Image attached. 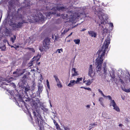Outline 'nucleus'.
I'll list each match as a JSON object with an SVG mask.
<instances>
[{
	"mask_svg": "<svg viewBox=\"0 0 130 130\" xmlns=\"http://www.w3.org/2000/svg\"><path fill=\"white\" fill-rule=\"evenodd\" d=\"M110 42V37L107 36L101 49L98 51L96 54L98 57L96 59L95 62V64L97 66L96 70L97 73L99 74L100 75L101 74L100 71L101 69V64L103 60V56L104 55L105 51L107 49Z\"/></svg>",
	"mask_w": 130,
	"mask_h": 130,
	"instance_id": "1",
	"label": "nucleus"
},
{
	"mask_svg": "<svg viewBox=\"0 0 130 130\" xmlns=\"http://www.w3.org/2000/svg\"><path fill=\"white\" fill-rule=\"evenodd\" d=\"M7 19L8 21H10L11 25H14L17 28L21 27L22 26V24L24 22L23 21V22H19L17 24H16V22L18 20H20V16H17L16 15H13L10 16L9 14L7 17Z\"/></svg>",
	"mask_w": 130,
	"mask_h": 130,
	"instance_id": "2",
	"label": "nucleus"
},
{
	"mask_svg": "<svg viewBox=\"0 0 130 130\" xmlns=\"http://www.w3.org/2000/svg\"><path fill=\"white\" fill-rule=\"evenodd\" d=\"M79 11L77 12V11H74V12L70 11L69 13H68L64 15V17L67 18L69 19H70L72 21L76 19H78L80 17V15L82 13H80L79 12Z\"/></svg>",
	"mask_w": 130,
	"mask_h": 130,
	"instance_id": "3",
	"label": "nucleus"
},
{
	"mask_svg": "<svg viewBox=\"0 0 130 130\" xmlns=\"http://www.w3.org/2000/svg\"><path fill=\"white\" fill-rule=\"evenodd\" d=\"M98 15L99 18L98 21L97 22V26H101V24H103L108 19L107 15L101 11L98 12Z\"/></svg>",
	"mask_w": 130,
	"mask_h": 130,
	"instance_id": "4",
	"label": "nucleus"
},
{
	"mask_svg": "<svg viewBox=\"0 0 130 130\" xmlns=\"http://www.w3.org/2000/svg\"><path fill=\"white\" fill-rule=\"evenodd\" d=\"M32 113L34 116V118L35 119L36 124L40 128L42 123L41 115L38 113L37 114L36 112L35 111H33Z\"/></svg>",
	"mask_w": 130,
	"mask_h": 130,
	"instance_id": "5",
	"label": "nucleus"
},
{
	"mask_svg": "<svg viewBox=\"0 0 130 130\" xmlns=\"http://www.w3.org/2000/svg\"><path fill=\"white\" fill-rule=\"evenodd\" d=\"M50 40L49 38H46L44 40L43 42V47H40L39 48L41 51H43L44 50H47L49 48L50 46Z\"/></svg>",
	"mask_w": 130,
	"mask_h": 130,
	"instance_id": "6",
	"label": "nucleus"
},
{
	"mask_svg": "<svg viewBox=\"0 0 130 130\" xmlns=\"http://www.w3.org/2000/svg\"><path fill=\"white\" fill-rule=\"evenodd\" d=\"M0 84H1V85H13V86L15 85L13 82H12L11 80L6 79L4 80V78L2 77L0 78Z\"/></svg>",
	"mask_w": 130,
	"mask_h": 130,
	"instance_id": "7",
	"label": "nucleus"
},
{
	"mask_svg": "<svg viewBox=\"0 0 130 130\" xmlns=\"http://www.w3.org/2000/svg\"><path fill=\"white\" fill-rule=\"evenodd\" d=\"M16 1L19 0H15ZM13 0H2L0 2V4H7V2L8 1V7L9 9L10 10L14 8V3L12 2Z\"/></svg>",
	"mask_w": 130,
	"mask_h": 130,
	"instance_id": "8",
	"label": "nucleus"
},
{
	"mask_svg": "<svg viewBox=\"0 0 130 130\" xmlns=\"http://www.w3.org/2000/svg\"><path fill=\"white\" fill-rule=\"evenodd\" d=\"M95 72L93 71V68L92 65H90L88 69V75L90 76L93 77L94 76Z\"/></svg>",
	"mask_w": 130,
	"mask_h": 130,
	"instance_id": "9",
	"label": "nucleus"
},
{
	"mask_svg": "<svg viewBox=\"0 0 130 130\" xmlns=\"http://www.w3.org/2000/svg\"><path fill=\"white\" fill-rule=\"evenodd\" d=\"M40 102L39 100L36 101H32L31 102V105L33 108V109H36L38 107V103H39Z\"/></svg>",
	"mask_w": 130,
	"mask_h": 130,
	"instance_id": "10",
	"label": "nucleus"
},
{
	"mask_svg": "<svg viewBox=\"0 0 130 130\" xmlns=\"http://www.w3.org/2000/svg\"><path fill=\"white\" fill-rule=\"evenodd\" d=\"M37 11L36 10H35L34 12V13L33 15H32V17H33V19L35 20H40V18H38V19L36 18V17H38V18H40V16H38V14H37L36 13Z\"/></svg>",
	"mask_w": 130,
	"mask_h": 130,
	"instance_id": "11",
	"label": "nucleus"
},
{
	"mask_svg": "<svg viewBox=\"0 0 130 130\" xmlns=\"http://www.w3.org/2000/svg\"><path fill=\"white\" fill-rule=\"evenodd\" d=\"M88 33L89 35L92 37H96V33L94 31H88Z\"/></svg>",
	"mask_w": 130,
	"mask_h": 130,
	"instance_id": "12",
	"label": "nucleus"
},
{
	"mask_svg": "<svg viewBox=\"0 0 130 130\" xmlns=\"http://www.w3.org/2000/svg\"><path fill=\"white\" fill-rule=\"evenodd\" d=\"M76 84V81L74 80H71L70 83L67 86L70 87H73Z\"/></svg>",
	"mask_w": 130,
	"mask_h": 130,
	"instance_id": "13",
	"label": "nucleus"
},
{
	"mask_svg": "<svg viewBox=\"0 0 130 130\" xmlns=\"http://www.w3.org/2000/svg\"><path fill=\"white\" fill-rule=\"evenodd\" d=\"M102 69L104 72V74L106 75L107 74V68L106 63H103Z\"/></svg>",
	"mask_w": 130,
	"mask_h": 130,
	"instance_id": "14",
	"label": "nucleus"
},
{
	"mask_svg": "<svg viewBox=\"0 0 130 130\" xmlns=\"http://www.w3.org/2000/svg\"><path fill=\"white\" fill-rule=\"evenodd\" d=\"M54 9H56L57 10L59 11H63L66 10V8L63 7H55Z\"/></svg>",
	"mask_w": 130,
	"mask_h": 130,
	"instance_id": "15",
	"label": "nucleus"
},
{
	"mask_svg": "<svg viewBox=\"0 0 130 130\" xmlns=\"http://www.w3.org/2000/svg\"><path fill=\"white\" fill-rule=\"evenodd\" d=\"M56 11L54 12H48L47 13H46V17L48 18V19H49L50 18L49 17V16H50L51 15H52V14H55L56 13Z\"/></svg>",
	"mask_w": 130,
	"mask_h": 130,
	"instance_id": "16",
	"label": "nucleus"
},
{
	"mask_svg": "<svg viewBox=\"0 0 130 130\" xmlns=\"http://www.w3.org/2000/svg\"><path fill=\"white\" fill-rule=\"evenodd\" d=\"M72 71L74 72V73L72 74V76H76L78 75L77 73V72L76 71V69L73 68L72 69Z\"/></svg>",
	"mask_w": 130,
	"mask_h": 130,
	"instance_id": "17",
	"label": "nucleus"
},
{
	"mask_svg": "<svg viewBox=\"0 0 130 130\" xmlns=\"http://www.w3.org/2000/svg\"><path fill=\"white\" fill-rule=\"evenodd\" d=\"M83 79L82 77L77 78L76 80V84H79L81 83L80 82L82 81Z\"/></svg>",
	"mask_w": 130,
	"mask_h": 130,
	"instance_id": "18",
	"label": "nucleus"
},
{
	"mask_svg": "<svg viewBox=\"0 0 130 130\" xmlns=\"http://www.w3.org/2000/svg\"><path fill=\"white\" fill-rule=\"evenodd\" d=\"M16 97L18 98L17 99L18 101L20 102H22L23 103H24V102L23 101L22 98L20 94H18L17 96Z\"/></svg>",
	"mask_w": 130,
	"mask_h": 130,
	"instance_id": "19",
	"label": "nucleus"
},
{
	"mask_svg": "<svg viewBox=\"0 0 130 130\" xmlns=\"http://www.w3.org/2000/svg\"><path fill=\"white\" fill-rule=\"evenodd\" d=\"M16 39V36L15 35H14L13 36L10 38V40L12 43H14Z\"/></svg>",
	"mask_w": 130,
	"mask_h": 130,
	"instance_id": "20",
	"label": "nucleus"
},
{
	"mask_svg": "<svg viewBox=\"0 0 130 130\" xmlns=\"http://www.w3.org/2000/svg\"><path fill=\"white\" fill-rule=\"evenodd\" d=\"M113 109L114 110H115L117 111L118 112H120V110L119 107L116 104V105L113 106Z\"/></svg>",
	"mask_w": 130,
	"mask_h": 130,
	"instance_id": "21",
	"label": "nucleus"
},
{
	"mask_svg": "<svg viewBox=\"0 0 130 130\" xmlns=\"http://www.w3.org/2000/svg\"><path fill=\"white\" fill-rule=\"evenodd\" d=\"M116 104L115 101L114 100H111L110 102V106H112L113 107Z\"/></svg>",
	"mask_w": 130,
	"mask_h": 130,
	"instance_id": "22",
	"label": "nucleus"
},
{
	"mask_svg": "<svg viewBox=\"0 0 130 130\" xmlns=\"http://www.w3.org/2000/svg\"><path fill=\"white\" fill-rule=\"evenodd\" d=\"M94 80V79H92L91 80L88 79L87 81V82L86 84L87 85H90L93 82V81Z\"/></svg>",
	"mask_w": 130,
	"mask_h": 130,
	"instance_id": "23",
	"label": "nucleus"
},
{
	"mask_svg": "<svg viewBox=\"0 0 130 130\" xmlns=\"http://www.w3.org/2000/svg\"><path fill=\"white\" fill-rule=\"evenodd\" d=\"M43 90L42 87L41 86H38V91L40 94L42 91Z\"/></svg>",
	"mask_w": 130,
	"mask_h": 130,
	"instance_id": "24",
	"label": "nucleus"
},
{
	"mask_svg": "<svg viewBox=\"0 0 130 130\" xmlns=\"http://www.w3.org/2000/svg\"><path fill=\"white\" fill-rule=\"evenodd\" d=\"M122 89L123 90L126 92H130V88L128 89H126L125 88H122Z\"/></svg>",
	"mask_w": 130,
	"mask_h": 130,
	"instance_id": "25",
	"label": "nucleus"
},
{
	"mask_svg": "<svg viewBox=\"0 0 130 130\" xmlns=\"http://www.w3.org/2000/svg\"><path fill=\"white\" fill-rule=\"evenodd\" d=\"M54 77L55 78V80L56 81L57 83H59V82H60L59 80L56 76V75H54Z\"/></svg>",
	"mask_w": 130,
	"mask_h": 130,
	"instance_id": "26",
	"label": "nucleus"
},
{
	"mask_svg": "<svg viewBox=\"0 0 130 130\" xmlns=\"http://www.w3.org/2000/svg\"><path fill=\"white\" fill-rule=\"evenodd\" d=\"M8 92H9L11 96V98H14V96L13 95V92L12 91H10V90H9L8 91Z\"/></svg>",
	"mask_w": 130,
	"mask_h": 130,
	"instance_id": "27",
	"label": "nucleus"
},
{
	"mask_svg": "<svg viewBox=\"0 0 130 130\" xmlns=\"http://www.w3.org/2000/svg\"><path fill=\"white\" fill-rule=\"evenodd\" d=\"M103 99L102 98H99V101L100 102V104L102 106L103 105Z\"/></svg>",
	"mask_w": 130,
	"mask_h": 130,
	"instance_id": "28",
	"label": "nucleus"
},
{
	"mask_svg": "<svg viewBox=\"0 0 130 130\" xmlns=\"http://www.w3.org/2000/svg\"><path fill=\"white\" fill-rule=\"evenodd\" d=\"M25 92L26 93L27 92H28L30 90V87L29 86H27L25 87Z\"/></svg>",
	"mask_w": 130,
	"mask_h": 130,
	"instance_id": "29",
	"label": "nucleus"
},
{
	"mask_svg": "<svg viewBox=\"0 0 130 130\" xmlns=\"http://www.w3.org/2000/svg\"><path fill=\"white\" fill-rule=\"evenodd\" d=\"M97 124L94 123H91L90 124V126L89 127L90 129H91L93 127V126L95 125H96Z\"/></svg>",
	"mask_w": 130,
	"mask_h": 130,
	"instance_id": "30",
	"label": "nucleus"
},
{
	"mask_svg": "<svg viewBox=\"0 0 130 130\" xmlns=\"http://www.w3.org/2000/svg\"><path fill=\"white\" fill-rule=\"evenodd\" d=\"M74 41L75 43V44H78L80 42V40L79 39H75L74 40Z\"/></svg>",
	"mask_w": 130,
	"mask_h": 130,
	"instance_id": "31",
	"label": "nucleus"
},
{
	"mask_svg": "<svg viewBox=\"0 0 130 130\" xmlns=\"http://www.w3.org/2000/svg\"><path fill=\"white\" fill-rule=\"evenodd\" d=\"M57 86L58 87L60 88H62V85L61 84L60 82H59V83H57Z\"/></svg>",
	"mask_w": 130,
	"mask_h": 130,
	"instance_id": "32",
	"label": "nucleus"
},
{
	"mask_svg": "<svg viewBox=\"0 0 130 130\" xmlns=\"http://www.w3.org/2000/svg\"><path fill=\"white\" fill-rule=\"evenodd\" d=\"M56 129L58 130H62V129L60 128L59 125L57 123H56Z\"/></svg>",
	"mask_w": 130,
	"mask_h": 130,
	"instance_id": "33",
	"label": "nucleus"
},
{
	"mask_svg": "<svg viewBox=\"0 0 130 130\" xmlns=\"http://www.w3.org/2000/svg\"><path fill=\"white\" fill-rule=\"evenodd\" d=\"M27 49L28 50H29L30 51L34 53L35 52V50L33 48H27Z\"/></svg>",
	"mask_w": 130,
	"mask_h": 130,
	"instance_id": "34",
	"label": "nucleus"
},
{
	"mask_svg": "<svg viewBox=\"0 0 130 130\" xmlns=\"http://www.w3.org/2000/svg\"><path fill=\"white\" fill-rule=\"evenodd\" d=\"M28 1H29V0H28L27 1H25V3L26 6H29L30 4V3L27 2Z\"/></svg>",
	"mask_w": 130,
	"mask_h": 130,
	"instance_id": "35",
	"label": "nucleus"
},
{
	"mask_svg": "<svg viewBox=\"0 0 130 130\" xmlns=\"http://www.w3.org/2000/svg\"><path fill=\"white\" fill-rule=\"evenodd\" d=\"M61 51L62 52L63 50L62 49H58L57 50V52H58L59 53H61Z\"/></svg>",
	"mask_w": 130,
	"mask_h": 130,
	"instance_id": "36",
	"label": "nucleus"
},
{
	"mask_svg": "<svg viewBox=\"0 0 130 130\" xmlns=\"http://www.w3.org/2000/svg\"><path fill=\"white\" fill-rule=\"evenodd\" d=\"M69 30V29H66L64 30L63 32L62 33V34H65L66 33L68 32Z\"/></svg>",
	"mask_w": 130,
	"mask_h": 130,
	"instance_id": "37",
	"label": "nucleus"
},
{
	"mask_svg": "<svg viewBox=\"0 0 130 130\" xmlns=\"http://www.w3.org/2000/svg\"><path fill=\"white\" fill-rule=\"evenodd\" d=\"M106 97L108 98L109 100H110V101H111V100H112L111 97L110 95H108L107 96H106Z\"/></svg>",
	"mask_w": 130,
	"mask_h": 130,
	"instance_id": "38",
	"label": "nucleus"
},
{
	"mask_svg": "<svg viewBox=\"0 0 130 130\" xmlns=\"http://www.w3.org/2000/svg\"><path fill=\"white\" fill-rule=\"evenodd\" d=\"M38 57V58L37 59L36 61H38L39 60L40 58V55H38L37 57Z\"/></svg>",
	"mask_w": 130,
	"mask_h": 130,
	"instance_id": "39",
	"label": "nucleus"
},
{
	"mask_svg": "<svg viewBox=\"0 0 130 130\" xmlns=\"http://www.w3.org/2000/svg\"><path fill=\"white\" fill-rule=\"evenodd\" d=\"M90 106H91L89 104V105H86V107L88 109L90 108Z\"/></svg>",
	"mask_w": 130,
	"mask_h": 130,
	"instance_id": "40",
	"label": "nucleus"
},
{
	"mask_svg": "<svg viewBox=\"0 0 130 130\" xmlns=\"http://www.w3.org/2000/svg\"><path fill=\"white\" fill-rule=\"evenodd\" d=\"M85 89H86L87 90H89V91H91V89L89 88H85Z\"/></svg>",
	"mask_w": 130,
	"mask_h": 130,
	"instance_id": "41",
	"label": "nucleus"
},
{
	"mask_svg": "<svg viewBox=\"0 0 130 130\" xmlns=\"http://www.w3.org/2000/svg\"><path fill=\"white\" fill-rule=\"evenodd\" d=\"M52 118V119L53 120L54 122V124H55V125H56V123H57L56 122V121H55V120H54L53 118Z\"/></svg>",
	"mask_w": 130,
	"mask_h": 130,
	"instance_id": "42",
	"label": "nucleus"
},
{
	"mask_svg": "<svg viewBox=\"0 0 130 130\" xmlns=\"http://www.w3.org/2000/svg\"><path fill=\"white\" fill-rule=\"evenodd\" d=\"M41 109H43L44 110H46V108H44L43 107H41Z\"/></svg>",
	"mask_w": 130,
	"mask_h": 130,
	"instance_id": "43",
	"label": "nucleus"
},
{
	"mask_svg": "<svg viewBox=\"0 0 130 130\" xmlns=\"http://www.w3.org/2000/svg\"><path fill=\"white\" fill-rule=\"evenodd\" d=\"M98 90L99 92L101 94L102 93H103L102 91L100 89H98Z\"/></svg>",
	"mask_w": 130,
	"mask_h": 130,
	"instance_id": "44",
	"label": "nucleus"
},
{
	"mask_svg": "<svg viewBox=\"0 0 130 130\" xmlns=\"http://www.w3.org/2000/svg\"><path fill=\"white\" fill-rule=\"evenodd\" d=\"M5 49V46H4L3 47V48L2 49V51H4Z\"/></svg>",
	"mask_w": 130,
	"mask_h": 130,
	"instance_id": "45",
	"label": "nucleus"
},
{
	"mask_svg": "<svg viewBox=\"0 0 130 130\" xmlns=\"http://www.w3.org/2000/svg\"><path fill=\"white\" fill-rule=\"evenodd\" d=\"M40 76H41V78H40V81H41L43 79V78H42V75L41 74H40Z\"/></svg>",
	"mask_w": 130,
	"mask_h": 130,
	"instance_id": "46",
	"label": "nucleus"
},
{
	"mask_svg": "<svg viewBox=\"0 0 130 130\" xmlns=\"http://www.w3.org/2000/svg\"><path fill=\"white\" fill-rule=\"evenodd\" d=\"M86 30V29H85V28H83L82 29V30H81V31H84Z\"/></svg>",
	"mask_w": 130,
	"mask_h": 130,
	"instance_id": "47",
	"label": "nucleus"
},
{
	"mask_svg": "<svg viewBox=\"0 0 130 130\" xmlns=\"http://www.w3.org/2000/svg\"><path fill=\"white\" fill-rule=\"evenodd\" d=\"M110 26H111V27H113V24L112 23H110Z\"/></svg>",
	"mask_w": 130,
	"mask_h": 130,
	"instance_id": "48",
	"label": "nucleus"
},
{
	"mask_svg": "<svg viewBox=\"0 0 130 130\" xmlns=\"http://www.w3.org/2000/svg\"><path fill=\"white\" fill-rule=\"evenodd\" d=\"M47 85L48 88V89H50V85H49V84H47Z\"/></svg>",
	"mask_w": 130,
	"mask_h": 130,
	"instance_id": "49",
	"label": "nucleus"
},
{
	"mask_svg": "<svg viewBox=\"0 0 130 130\" xmlns=\"http://www.w3.org/2000/svg\"><path fill=\"white\" fill-rule=\"evenodd\" d=\"M101 94L102 95V96H103L104 97H106V96L103 93V92Z\"/></svg>",
	"mask_w": 130,
	"mask_h": 130,
	"instance_id": "50",
	"label": "nucleus"
},
{
	"mask_svg": "<svg viewBox=\"0 0 130 130\" xmlns=\"http://www.w3.org/2000/svg\"><path fill=\"white\" fill-rule=\"evenodd\" d=\"M49 103H50V107H52V105L51 104V102L50 101V100H49Z\"/></svg>",
	"mask_w": 130,
	"mask_h": 130,
	"instance_id": "51",
	"label": "nucleus"
},
{
	"mask_svg": "<svg viewBox=\"0 0 130 130\" xmlns=\"http://www.w3.org/2000/svg\"><path fill=\"white\" fill-rule=\"evenodd\" d=\"M46 83H47V84H49V83L48 81V80H46Z\"/></svg>",
	"mask_w": 130,
	"mask_h": 130,
	"instance_id": "52",
	"label": "nucleus"
},
{
	"mask_svg": "<svg viewBox=\"0 0 130 130\" xmlns=\"http://www.w3.org/2000/svg\"><path fill=\"white\" fill-rule=\"evenodd\" d=\"M52 113H53L54 114V115H53V116H54V117H55V115L54 112H52Z\"/></svg>",
	"mask_w": 130,
	"mask_h": 130,
	"instance_id": "53",
	"label": "nucleus"
},
{
	"mask_svg": "<svg viewBox=\"0 0 130 130\" xmlns=\"http://www.w3.org/2000/svg\"><path fill=\"white\" fill-rule=\"evenodd\" d=\"M26 76L25 75H24L23 76V78H25L26 77Z\"/></svg>",
	"mask_w": 130,
	"mask_h": 130,
	"instance_id": "54",
	"label": "nucleus"
},
{
	"mask_svg": "<svg viewBox=\"0 0 130 130\" xmlns=\"http://www.w3.org/2000/svg\"><path fill=\"white\" fill-rule=\"evenodd\" d=\"M85 79H84L83 80V82L84 83H85L86 82V80H85Z\"/></svg>",
	"mask_w": 130,
	"mask_h": 130,
	"instance_id": "55",
	"label": "nucleus"
},
{
	"mask_svg": "<svg viewBox=\"0 0 130 130\" xmlns=\"http://www.w3.org/2000/svg\"><path fill=\"white\" fill-rule=\"evenodd\" d=\"M72 34V32H71L70 35H69V36H68V37H69Z\"/></svg>",
	"mask_w": 130,
	"mask_h": 130,
	"instance_id": "56",
	"label": "nucleus"
},
{
	"mask_svg": "<svg viewBox=\"0 0 130 130\" xmlns=\"http://www.w3.org/2000/svg\"><path fill=\"white\" fill-rule=\"evenodd\" d=\"M32 66V63H31L30 64V65H29V66Z\"/></svg>",
	"mask_w": 130,
	"mask_h": 130,
	"instance_id": "57",
	"label": "nucleus"
},
{
	"mask_svg": "<svg viewBox=\"0 0 130 130\" xmlns=\"http://www.w3.org/2000/svg\"><path fill=\"white\" fill-rule=\"evenodd\" d=\"M80 88H84V89H85V87H80Z\"/></svg>",
	"mask_w": 130,
	"mask_h": 130,
	"instance_id": "58",
	"label": "nucleus"
},
{
	"mask_svg": "<svg viewBox=\"0 0 130 130\" xmlns=\"http://www.w3.org/2000/svg\"><path fill=\"white\" fill-rule=\"evenodd\" d=\"M40 14V16L41 17L40 18H43L42 17V14Z\"/></svg>",
	"mask_w": 130,
	"mask_h": 130,
	"instance_id": "59",
	"label": "nucleus"
},
{
	"mask_svg": "<svg viewBox=\"0 0 130 130\" xmlns=\"http://www.w3.org/2000/svg\"><path fill=\"white\" fill-rule=\"evenodd\" d=\"M122 124H119V126H122Z\"/></svg>",
	"mask_w": 130,
	"mask_h": 130,
	"instance_id": "60",
	"label": "nucleus"
},
{
	"mask_svg": "<svg viewBox=\"0 0 130 130\" xmlns=\"http://www.w3.org/2000/svg\"><path fill=\"white\" fill-rule=\"evenodd\" d=\"M47 95H48V91L47 90Z\"/></svg>",
	"mask_w": 130,
	"mask_h": 130,
	"instance_id": "61",
	"label": "nucleus"
},
{
	"mask_svg": "<svg viewBox=\"0 0 130 130\" xmlns=\"http://www.w3.org/2000/svg\"><path fill=\"white\" fill-rule=\"evenodd\" d=\"M40 64V62H38V65Z\"/></svg>",
	"mask_w": 130,
	"mask_h": 130,
	"instance_id": "62",
	"label": "nucleus"
},
{
	"mask_svg": "<svg viewBox=\"0 0 130 130\" xmlns=\"http://www.w3.org/2000/svg\"><path fill=\"white\" fill-rule=\"evenodd\" d=\"M16 73V72H14L13 73V74L15 73Z\"/></svg>",
	"mask_w": 130,
	"mask_h": 130,
	"instance_id": "63",
	"label": "nucleus"
},
{
	"mask_svg": "<svg viewBox=\"0 0 130 130\" xmlns=\"http://www.w3.org/2000/svg\"><path fill=\"white\" fill-rule=\"evenodd\" d=\"M11 47H14V46H11Z\"/></svg>",
	"mask_w": 130,
	"mask_h": 130,
	"instance_id": "64",
	"label": "nucleus"
}]
</instances>
